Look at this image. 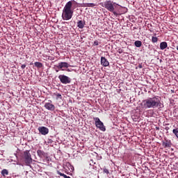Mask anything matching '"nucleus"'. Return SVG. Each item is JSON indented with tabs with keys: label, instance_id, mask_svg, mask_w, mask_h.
Listing matches in <instances>:
<instances>
[{
	"label": "nucleus",
	"instance_id": "nucleus-1",
	"mask_svg": "<svg viewBox=\"0 0 178 178\" xmlns=\"http://www.w3.org/2000/svg\"><path fill=\"white\" fill-rule=\"evenodd\" d=\"M73 8H88V3H79L75 0H72L66 3L62 11V19L67 21L72 19L73 15Z\"/></svg>",
	"mask_w": 178,
	"mask_h": 178
},
{
	"label": "nucleus",
	"instance_id": "nucleus-2",
	"mask_svg": "<svg viewBox=\"0 0 178 178\" xmlns=\"http://www.w3.org/2000/svg\"><path fill=\"white\" fill-rule=\"evenodd\" d=\"M161 98L154 95L152 97H148L142 101L140 106L142 109L156 108L161 106Z\"/></svg>",
	"mask_w": 178,
	"mask_h": 178
},
{
	"label": "nucleus",
	"instance_id": "nucleus-3",
	"mask_svg": "<svg viewBox=\"0 0 178 178\" xmlns=\"http://www.w3.org/2000/svg\"><path fill=\"white\" fill-rule=\"evenodd\" d=\"M103 8L106 9L108 12H111L113 13V15H115L116 17H118L119 15H122V6H120L117 3L112 1H104V6H102Z\"/></svg>",
	"mask_w": 178,
	"mask_h": 178
},
{
	"label": "nucleus",
	"instance_id": "nucleus-4",
	"mask_svg": "<svg viewBox=\"0 0 178 178\" xmlns=\"http://www.w3.org/2000/svg\"><path fill=\"white\" fill-rule=\"evenodd\" d=\"M23 161L25 162L26 166H30L31 163H32L33 159L29 151L26 150L24 152Z\"/></svg>",
	"mask_w": 178,
	"mask_h": 178
},
{
	"label": "nucleus",
	"instance_id": "nucleus-5",
	"mask_svg": "<svg viewBox=\"0 0 178 178\" xmlns=\"http://www.w3.org/2000/svg\"><path fill=\"white\" fill-rule=\"evenodd\" d=\"M94 121L95 122V127L99 129L102 131H106V127L104 124L100 120L99 118H94Z\"/></svg>",
	"mask_w": 178,
	"mask_h": 178
},
{
	"label": "nucleus",
	"instance_id": "nucleus-6",
	"mask_svg": "<svg viewBox=\"0 0 178 178\" xmlns=\"http://www.w3.org/2000/svg\"><path fill=\"white\" fill-rule=\"evenodd\" d=\"M58 79H60V81L62 84L67 85L71 83V79L69 76H67L64 74H60L58 76Z\"/></svg>",
	"mask_w": 178,
	"mask_h": 178
},
{
	"label": "nucleus",
	"instance_id": "nucleus-7",
	"mask_svg": "<svg viewBox=\"0 0 178 178\" xmlns=\"http://www.w3.org/2000/svg\"><path fill=\"white\" fill-rule=\"evenodd\" d=\"M38 129L39 133L42 136H47L49 133V129L44 126L39 127Z\"/></svg>",
	"mask_w": 178,
	"mask_h": 178
},
{
	"label": "nucleus",
	"instance_id": "nucleus-8",
	"mask_svg": "<svg viewBox=\"0 0 178 178\" xmlns=\"http://www.w3.org/2000/svg\"><path fill=\"white\" fill-rule=\"evenodd\" d=\"M55 67L63 71V68H68L69 67H70V65L67 63L62 62L58 63V65H55Z\"/></svg>",
	"mask_w": 178,
	"mask_h": 178
},
{
	"label": "nucleus",
	"instance_id": "nucleus-9",
	"mask_svg": "<svg viewBox=\"0 0 178 178\" xmlns=\"http://www.w3.org/2000/svg\"><path fill=\"white\" fill-rule=\"evenodd\" d=\"M51 101L49 100V102L44 104V108H46V109H47L48 111H55V105L51 104Z\"/></svg>",
	"mask_w": 178,
	"mask_h": 178
},
{
	"label": "nucleus",
	"instance_id": "nucleus-10",
	"mask_svg": "<svg viewBox=\"0 0 178 178\" xmlns=\"http://www.w3.org/2000/svg\"><path fill=\"white\" fill-rule=\"evenodd\" d=\"M63 168L65 170L67 171L72 172L73 170H74V168L70 162H65L63 165Z\"/></svg>",
	"mask_w": 178,
	"mask_h": 178
},
{
	"label": "nucleus",
	"instance_id": "nucleus-11",
	"mask_svg": "<svg viewBox=\"0 0 178 178\" xmlns=\"http://www.w3.org/2000/svg\"><path fill=\"white\" fill-rule=\"evenodd\" d=\"M100 64L104 67H108L110 65L108 60L105 57H102L100 58Z\"/></svg>",
	"mask_w": 178,
	"mask_h": 178
},
{
	"label": "nucleus",
	"instance_id": "nucleus-12",
	"mask_svg": "<svg viewBox=\"0 0 178 178\" xmlns=\"http://www.w3.org/2000/svg\"><path fill=\"white\" fill-rule=\"evenodd\" d=\"M163 147L165 148H169L172 147V142L165 139V141L163 142Z\"/></svg>",
	"mask_w": 178,
	"mask_h": 178
},
{
	"label": "nucleus",
	"instance_id": "nucleus-13",
	"mask_svg": "<svg viewBox=\"0 0 178 178\" xmlns=\"http://www.w3.org/2000/svg\"><path fill=\"white\" fill-rule=\"evenodd\" d=\"M159 47L161 49V50L163 51L165 49L168 48V42H161V44H159Z\"/></svg>",
	"mask_w": 178,
	"mask_h": 178
},
{
	"label": "nucleus",
	"instance_id": "nucleus-14",
	"mask_svg": "<svg viewBox=\"0 0 178 178\" xmlns=\"http://www.w3.org/2000/svg\"><path fill=\"white\" fill-rule=\"evenodd\" d=\"M84 26H85V22L83 21V20H79L78 22H77V27L79 29H83L84 28Z\"/></svg>",
	"mask_w": 178,
	"mask_h": 178
},
{
	"label": "nucleus",
	"instance_id": "nucleus-15",
	"mask_svg": "<svg viewBox=\"0 0 178 178\" xmlns=\"http://www.w3.org/2000/svg\"><path fill=\"white\" fill-rule=\"evenodd\" d=\"M37 153H38V156L40 157V158H43L45 156V152L44 151H42V150H38L37 151Z\"/></svg>",
	"mask_w": 178,
	"mask_h": 178
},
{
	"label": "nucleus",
	"instance_id": "nucleus-16",
	"mask_svg": "<svg viewBox=\"0 0 178 178\" xmlns=\"http://www.w3.org/2000/svg\"><path fill=\"white\" fill-rule=\"evenodd\" d=\"M1 174L2 175L3 177H6V175H8L9 172L7 169H3L1 172Z\"/></svg>",
	"mask_w": 178,
	"mask_h": 178
},
{
	"label": "nucleus",
	"instance_id": "nucleus-17",
	"mask_svg": "<svg viewBox=\"0 0 178 178\" xmlns=\"http://www.w3.org/2000/svg\"><path fill=\"white\" fill-rule=\"evenodd\" d=\"M34 65H35V67L38 68H42L43 67L42 63L39 62L34 63Z\"/></svg>",
	"mask_w": 178,
	"mask_h": 178
},
{
	"label": "nucleus",
	"instance_id": "nucleus-18",
	"mask_svg": "<svg viewBox=\"0 0 178 178\" xmlns=\"http://www.w3.org/2000/svg\"><path fill=\"white\" fill-rule=\"evenodd\" d=\"M57 175H59L61 177H63L64 178H71L70 176H67L66 175H65L64 173H62L59 171H57Z\"/></svg>",
	"mask_w": 178,
	"mask_h": 178
},
{
	"label": "nucleus",
	"instance_id": "nucleus-19",
	"mask_svg": "<svg viewBox=\"0 0 178 178\" xmlns=\"http://www.w3.org/2000/svg\"><path fill=\"white\" fill-rule=\"evenodd\" d=\"M143 45V43L141 42V41L137 40L135 42V46L136 47H140Z\"/></svg>",
	"mask_w": 178,
	"mask_h": 178
},
{
	"label": "nucleus",
	"instance_id": "nucleus-20",
	"mask_svg": "<svg viewBox=\"0 0 178 178\" xmlns=\"http://www.w3.org/2000/svg\"><path fill=\"white\" fill-rule=\"evenodd\" d=\"M172 134H174L176 138H178V128L172 129Z\"/></svg>",
	"mask_w": 178,
	"mask_h": 178
},
{
	"label": "nucleus",
	"instance_id": "nucleus-21",
	"mask_svg": "<svg viewBox=\"0 0 178 178\" xmlns=\"http://www.w3.org/2000/svg\"><path fill=\"white\" fill-rule=\"evenodd\" d=\"M151 42H152L153 44L156 43L158 42V38L153 36L151 39Z\"/></svg>",
	"mask_w": 178,
	"mask_h": 178
},
{
	"label": "nucleus",
	"instance_id": "nucleus-22",
	"mask_svg": "<svg viewBox=\"0 0 178 178\" xmlns=\"http://www.w3.org/2000/svg\"><path fill=\"white\" fill-rule=\"evenodd\" d=\"M97 6V4L94 3H88V8H93Z\"/></svg>",
	"mask_w": 178,
	"mask_h": 178
},
{
	"label": "nucleus",
	"instance_id": "nucleus-23",
	"mask_svg": "<svg viewBox=\"0 0 178 178\" xmlns=\"http://www.w3.org/2000/svg\"><path fill=\"white\" fill-rule=\"evenodd\" d=\"M104 173H106V174L108 175L109 174V170L106 168H104Z\"/></svg>",
	"mask_w": 178,
	"mask_h": 178
},
{
	"label": "nucleus",
	"instance_id": "nucleus-24",
	"mask_svg": "<svg viewBox=\"0 0 178 178\" xmlns=\"http://www.w3.org/2000/svg\"><path fill=\"white\" fill-rule=\"evenodd\" d=\"M94 44L95 46H98V45H99V42L97 40H96V41L94 42Z\"/></svg>",
	"mask_w": 178,
	"mask_h": 178
},
{
	"label": "nucleus",
	"instance_id": "nucleus-25",
	"mask_svg": "<svg viewBox=\"0 0 178 178\" xmlns=\"http://www.w3.org/2000/svg\"><path fill=\"white\" fill-rule=\"evenodd\" d=\"M56 97H57L58 98L62 99V95L57 94V95H56Z\"/></svg>",
	"mask_w": 178,
	"mask_h": 178
},
{
	"label": "nucleus",
	"instance_id": "nucleus-26",
	"mask_svg": "<svg viewBox=\"0 0 178 178\" xmlns=\"http://www.w3.org/2000/svg\"><path fill=\"white\" fill-rule=\"evenodd\" d=\"M25 67H26V65H25V64H24V65H22L21 66V68H22V70L25 69Z\"/></svg>",
	"mask_w": 178,
	"mask_h": 178
},
{
	"label": "nucleus",
	"instance_id": "nucleus-27",
	"mask_svg": "<svg viewBox=\"0 0 178 178\" xmlns=\"http://www.w3.org/2000/svg\"><path fill=\"white\" fill-rule=\"evenodd\" d=\"M138 67H139L140 69L143 68V65H141V64H139V65H138Z\"/></svg>",
	"mask_w": 178,
	"mask_h": 178
},
{
	"label": "nucleus",
	"instance_id": "nucleus-28",
	"mask_svg": "<svg viewBox=\"0 0 178 178\" xmlns=\"http://www.w3.org/2000/svg\"><path fill=\"white\" fill-rule=\"evenodd\" d=\"M176 49L177 51H178V45L176 47Z\"/></svg>",
	"mask_w": 178,
	"mask_h": 178
},
{
	"label": "nucleus",
	"instance_id": "nucleus-29",
	"mask_svg": "<svg viewBox=\"0 0 178 178\" xmlns=\"http://www.w3.org/2000/svg\"><path fill=\"white\" fill-rule=\"evenodd\" d=\"M56 72H59V70H56Z\"/></svg>",
	"mask_w": 178,
	"mask_h": 178
},
{
	"label": "nucleus",
	"instance_id": "nucleus-30",
	"mask_svg": "<svg viewBox=\"0 0 178 178\" xmlns=\"http://www.w3.org/2000/svg\"><path fill=\"white\" fill-rule=\"evenodd\" d=\"M70 70H67V72H69Z\"/></svg>",
	"mask_w": 178,
	"mask_h": 178
}]
</instances>
